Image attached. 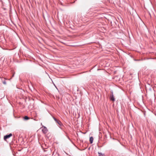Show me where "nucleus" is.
<instances>
[{
	"label": "nucleus",
	"mask_w": 156,
	"mask_h": 156,
	"mask_svg": "<svg viewBox=\"0 0 156 156\" xmlns=\"http://www.w3.org/2000/svg\"><path fill=\"white\" fill-rule=\"evenodd\" d=\"M40 129H41L43 133L45 134L47 133L48 130L46 127L43 126Z\"/></svg>",
	"instance_id": "1"
},
{
	"label": "nucleus",
	"mask_w": 156,
	"mask_h": 156,
	"mask_svg": "<svg viewBox=\"0 0 156 156\" xmlns=\"http://www.w3.org/2000/svg\"><path fill=\"white\" fill-rule=\"evenodd\" d=\"M12 136V133H10L9 135H7L4 136V140H6L10 137L11 136Z\"/></svg>",
	"instance_id": "2"
},
{
	"label": "nucleus",
	"mask_w": 156,
	"mask_h": 156,
	"mask_svg": "<svg viewBox=\"0 0 156 156\" xmlns=\"http://www.w3.org/2000/svg\"><path fill=\"white\" fill-rule=\"evenodd\" d=\"M53 119L55 122L57 123L59 125L61 126L62 125V122L59 120H58L56 118L54 117H53Z\"/></svg>",
	"instance_id": "3"
},
{
	"label": "nucleus",
	"mask_w": 156,
	"mask_h": 156,
	"mask_svg": "<svg viewBox=\"0 0 156 156\" xmlns=\"http://www.w3.org/2000/svg\"><path fill=\"white\" fill-rule=\"evenodd\" d=\"M89 140H90V143L91 144L93 143V138L92 136H91L90 137Z\"/></svg>",
	"instance_id": "4"
},
{
	"label": "nucleus",
	"mask_w": 156,
	"mask_h": 156,
	"mask_svg": "<svg viewBox=\"0 0 156 156\" xmlns=\"http://www.w3.org/2000/svg\"><path fill=\"white\" fill-rule=\"evenodd\" d=\"M99 156H105L104 154H102L101 153L98 152Z\"/></svg>",
	"instance_id": "5"
},
{
	"label": "nucleus",
	"mask_w": 156,
	"mask_h": 156,
	"mask_svg": "<svg viewBox=\"0 0 156 156\" xmlns=\"http://www.w3.org/2000/svg\"><path fill=\"white\" fill-rule=\"evenodd\" d=\"M110 99L112 101H114L115 100V99L113 96H112V97H111Z\"/></svg>",
	"instance_id": "6"
},
{
	"label": "nucleus",
	"mask_w": 156,
	"mask_h": 156,
	"mask_svg": "<svg viewBox=\"0 0 156 156\" xmlns=\"http://www.w3.org/2000/svg\"><path fill=\"white\" fill-rule=\"evenodd\" d=\"M24 118L25 120H28L29 119V118L27 116H25Z\"/></svg>",
	"instance_id": "7"
},
{
	"label": "nucleus",
	"mask_w": 156,
	"mask_h": 156,
	"mask_svg": "<svg viewBox=\"0 0 156 156\" xmlns=\"http://www.w3.org/2000/svg\"><path fill=\"white\" fill-rule=\"evenodd\" d=\"M3 84H6V82L5 81V80H4L3 82Z\"/></svg>",
	"instance_id": "8"
}]
</instances>
